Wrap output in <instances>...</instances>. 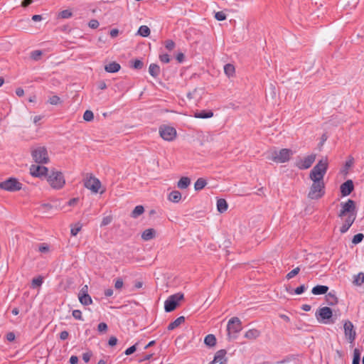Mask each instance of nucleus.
I'll list each match as a JSON object with an SVG mask.
<instances>
[{"mask_svg": "<svg viewBox=\"0 0 364 364\" xmlns=\"http://www.w3.org/2000/svg\"><path fill=\"white\" fill-rule=\"evenodd\" d=\"M341 209L338 214L339 218L347 216L340 228L341 233L346 232L356 218V206L354 200L348 199L346 203H341Z\"/></svg>", "mask_w": 364, "mask_h": 364, "instance_id": "obj_1", "label": "nucleus"}, {"mask_svg": "<svg viewBox=\"0 0 364 364\" xmlns=\"http://www.w3.org/2000/svg\"><path fill=\"white\" fill-rule=\"evenodd\" d=\"M46 179L48 184L53 189L60 190L63 188L65 184L63 173L55 168L51 169L50 172H48Z\"/></svg>", "mask_w": 364, "mask_h": 364, "instance_id": "obj_2", "label": "nucleus"}, {"mask_svg": "<svg viewBox=\"0 0 364 364\" xmlns=\"http://www.w3.org/2000/svg\"><path fill=\"white\" fill-rule=\"evenodd\" d=\"M294 152L289 149H282L279 151H274L267 156V159L276 163H285L289 161Z\"/></svg>", "mask_w": 364, "mask_h": 364, "instance_id": "obj_3", "label": "nucleus"}, {"mask_svg": "<svg viewBox=\"0 0 364 364\" xmlns=\"http://www.w3.org/2000/svg\"><path fill=\"white\" fill-rule=\"evenodd\" d=\"M31 156L34 161L38 164H48L49 156L47 149L44 146H38L31 151Z\"/></svg>", "mask_w": 364, "mask_h": 364, "instance_id": "obj_4", "label": "nucleus"}, {"mask_svg": "<svg viewBox=\"0 0 364 364\" xmlns=\"http://www.w3.org/2000/svg\"><path fill=\"white\" fill-rule=\"evenodd\" d=\"M325 194L324 183L313 182L308 193V198L311 200H318Z\"/></svg>", "mask_w": 364, "mask_h": 364, "instance_id": "obj_5", "label": "nucleus"}, {"mask_svg": "<svg viewBox=\"0 0 364 364\" xmlns=\"http://www.w3.org/2000/svg\"><path fill=\"white\" fill-rule=\"evenodd\" d=\"M183 299V294L176 293L169 296L164 302L166 312L174 311L179 304V301Z\"/></svg>", "mask_w": 364, "mask_h": 364, "instance_id": "obj_6", "label": "nucleus"}, {"mask_svg": "<svg viewBox=\"0 0 364 364\" xmlns=\"http://www.w3.org/2000/svg\"><path fill=\"white\" fill-rule=\"evenodd\" d=\"M242 329V322L239 318L232 317L228 321L227 331L230 337L236 338V334Z\"/></svg>", "mask_w": 364, "mask_h": 364, "instance_id": "obj_7", "label": "nucleus"}, {"mask_svg": "<svg viewBox=\"0 0 364 364\" xmlns=\"http://www.w3.org/2000/svg\"><path fill=\"white\" fill-rule=\"evenodd\" d=\"M0 188L11 192L17 191L22 188V183L15 178H9L0 183Z\"/></svg>", "mask_w": 364, "mask_h": 364, "instance_id": "obj_8", "label": "nucleus"}, {"mask_svg": "<svg viewBox=\"0 0 364 364\" xmlns=\"http://www.w3.org/2000/svg\"><path fill=\"white\" fill-rule=\"evenodd\" d=\"M316 157L315 154H311L304 158H299L295 163V166L300 170L308 169L314 163Z\"/></svg>", "mask_w": 364, "mask_h": 364, "instance_id": "obj_9", "label": "nucleus"}, {"mask_svg": "<svg viewBox=\"0 0 364 364\" xmlns=\"http://www.w3.org/2000/svg\"><path fill=\"white\" fill-rule=\"evenodd\" d=\"M159 134L165 141H171L175 139L177 134L175 128L162 125L159 127Z\"/></svg>", "mask_w": 364, "mask_h": 364, "instance_id": "obj_10", "label": "nucleus"}, {"mask_svg": "<svg viewBox=\"0 0 364 364\" xmlns=\"http://www.w3.org/2000/svg\"><path fill=\"white\" fill-rule=\"evenodd\" d=\"M343 330L345 337L347 341L352 343L356 338V331L353 323L349 320H346L343 322Z\"/></svg>", "mask_w": 364, "mask_h": 364, "instance_id": "obj_11", "label": "nucleus"}, {"mask_svg": "<svg viewBox=\"0 0 364 364\" xmlns=\"http://www.w3.org/2000/svg\"><path fill=\"white\" fill-rule=\"evenodd\" d=\"M84 186L86 188L96 193L99 191L101 187V182L98 178L90 175L85 181Z\"/></svg>", "mask_w": 364, "mask_h": 364, "instance_id": "obj_12", "label": "nucleus"}, {"mask_svg": "<svg viewBox=\"0 0 364 364\" xmlns=\"http://www.w3.org/2000/svg\"><path fill=\"white\" fill-rule=\"evenodd\" d=\"M30 173L34 177L46 176L48 173L47 167L38 164H32L30 167Z\"/></svg>", "mask_w": 364, "mask_h": 364, "instance_id": "obj_13", "label": "nucleus"}, {"mask_svg": "<svg viewBox=\"0 0 364 364\" xmlns=\"http://www.w3.org/2000/svg\"><path fill=\"white\" fill-rule=\"evenodd\" d=\"M316 316L318 321L320 318L321 321L330 319L333 316L332 310L331 308L327 306L320 308L316 313Z\"/></svg>", "mask_w": 364, "mask_h": 364, "instance_id": "obj_14", "label": "nucleus"}, {"mask_svg": "<svg viewBox=\"0 0 364 364\" xmlns=\"http://www.w3.org/2000/svg\"><path fill=\"white\" fill-rule=\"evenodd\" d=\"M227 351L225 349L219 350L216 352L213 360L210 364L219 363L220 364H227L228 358L225 357Z\"/></svg>", "mask_w": 364, "mask_h": 364, "instance_id": "obj_15", "label": "nucleus"}, {"mask_svg": "<svg viewBox=\"0 0 364 364\" xmlns=\"http://www.w3.org/2000/svg\"><path fill=\"white\" fill-rule=\"evenodd\" d=\"M328 169V159L327 158L323 159L317 163V164L311 169L312 171L316 173H323L326 174Z\"/></svg>", "mask_w": 364, "mask_h": 364, "instance_id": "obj_16", "label": "nucleus"}, {"mask_svg": "<svg viewBox=\"0 0 364 364\" xmlns=\"http://www.w3.org/2000/svg\"><path fill=\"white\" fill-rule=\"evenodd\" d=\"M354 186L351 180H348L341 186V193L343 196H347L353 191Z\"/></svg>", "mask_w": 364, "mask_h": 364, "instance_id": "obj_17", "label": "nucleus"}, {"mask_svg": "<svg viewBox=\"0 0 364 364\" xmlns=\"http://www.w3.org/2000/svg\"><path fill=\"white\" fill-rule=\"evenodd\" d=\"M121 68L120 65L117 62H112L105 66V70L107 73H114L118 72Z\"/></svg>", "mask_w": 364, "mask_h": 364, "instance_id": "obj_18", "label": "nucleus"}, {"mask_svg": "<svg viewBox=\"0 0 364 364\" xmlns=\"http://www.w3.org/2000/svg\"><path fill=\"white\" fill-rule=\"evenodd\" d=\"M156 230L154 228L145 230L141 234V238L145 241H149L155 237Z\"/></svg>", "mask_w": 364, "mask_h": 364, "instance_id": "obj_19", "label": "nucleus"}, {"mask_svg": "<svg viewBox=\"0 0 364 364\" xmlns=\"http://www.w3.org/2000/svg\"><path fill=\"white\" fill-rule=\"evenodd\" d=\"M325 174L323 173H316L315 171H311L309 173V178L313 182L324 183L323 177Z\"/></svg>", "mask_w": 364, "mask_h": 364, "instance_id": "obj_20", "label": "nucleus"}, {"mask_svg": "<svg viewBox=\"0 0 364 364\" xmlns=\"http://www.w3.org/2000/svg\"><path fill=\"white\" fill-rule=\"evenodd\" d=\"M328 287L324 285H317L313 287L311 292L314 295H321L327 293Z\"/></svg>", "mask_w": 364, "mask_h": 364, "instance_id": "obj_21", "label": "nucleus"}, {"mask_svg": "<svg viewBox=\"0 0 364 364\" xmlns=\"http://www.w3.org/2000/svg\"><path fill=\"white\" fill-rule=\"evenodd\" d=\"M185 322V317L181 316L170 323L167 327L168 331H172Z\"/></svg>", "mask_w": 364, "mask_h": 364, "instance_id": "obj_22", "label": "nucleus"}, {"mask_svg": "<svg viewBox=\"0 0 364 364\" xmlns=\"http://www.w3.org/2000/svg\"><path fill=\"white\" fill-rule=\"evenodd\" d=\"M213 116V112L211 110H201L200 112H196L194 117L196 118L208 119Z\"/></svg>", "mask_w": 364, "mask_h": 364, "instance_id": "obj_23", "label": "nucleus"}, {"mask_svg": "<svg viewBox=\"0 0 364 364\" xmlns=\"http://www.w3.org/2000/svg\"><path fill=\"white\" fill-rule=\"evenodd\" d=\"M191 184V179L188 177L183 176L177 183V186L180 189H186Z\"/></svg>", "mask_w": 364, "mask_h": 364, "instance_id": "obj_24", "label": "nucleus"}, {"mask_svg": "<svg viewBox=\"0 0 364 364\" xmlns=\"http://www.w3.org/2000/svg\"><path fill=\"white\" fill-rule=\"evenodd\" d=\"M160 67L155 63H151L149 68V73L153 77H157L160 74Z\"/></svg>", "mask_w": 364, "mask_h": 364, "instance_id": "obj_25", "label": "nucleus"}, {"mask_svg": "<svg viewBox=\"0 0 364 364\" xmlns=\"http://www.w3.org/2000/svg\"><path fill=\"white\" fill-rule=\"evenodd\" d=\"M227 201L223 198H220L217 200V209L218 212L223 213L228 210Z\"/></svg>", "mask_w": 364, "mask_h": 364, "instance_id": "obj_26", "label": "nucleus"}, {"mask_svg": "<svg viewBox=\"0 0 364 364\" xmlns=\"http://www.w3.org/2000/svg\"><path fill=\"white\" fill-rule=\"evenodd\" d=\"M168 198L173 203H178L181 199V193L178 191H173L169 193Z\"/></svg>", "mask_w": 364, "mask_h": 364, "instance_id": "obj_27", "label": "nucleus"}, {"mask_svg": "<svg viewBox=\"0 0 364 364\" xmlns=\"http://www.w3.org/2000/svg\"><path fill=\"white\" fill-rule=\"evenodd\" d=\"M78 299L80 302L85 306L90 305L92 303V299L88 294H82V295H78Z\"/></svg>", "mask_w": 364, "mask_h": 364, "instance_id": "obj_28", "label": "nucleus"}, {"mask_svg": "<svg viewBox=\"0 0 364 364\" xmlns=\"http://www.w3.org/2000/svg\"><path fill=\"white\" fill-rule=\"evenodd\" d=\"M259 331L257 329H250L248 330L245 334V337L247 339H250V340H254V339H256L257 337L259 336Z\"/></svg>", "mask_w": 364, "mask_h": 364, "instance_id": "obj_29", "label": "nucleus"}, {"mask_svg": "<svg viewBox=\"0 0 364 364\" xmlns=\"http://www.w3.org/2000/svg\"><path fill=\"white\" fill-rule=\"evenodd\" d=\"M204 343L208 347H213L216 344V338L213 334H208L205 337Z\"/></svg>", "mask_w": 364, "mask_h": 364, "instance_id": "obj_30", "label": "nucleus"}, {"mask_svg": "<svg viewBox=\"0 0 364 364\" xmlns=\"http://www.w3.org/2000/svg\"><path fill=\"white\" fill-rule=\"evenodd\" d=\"M224 72L228 77H233L235 73V68L232 64L228 63L224 66Z\"/></svg>", "mask_w": 364, "mask_h": 364, "instance_id": "obj_31", "label": "nucleus"}, {"mask_svg": "<svg viewBox=\"0 0 364 364\" xmlns=\"http://www.w3.org/2000/svg\"><path fill=\"white\" fill-rule=\"evenodd\" d=\"M326 301L328 305L333 306L338 302V298L333 292H329L326 295Z\"/></svg>", "mask_w": 364, "mask_h": 364, "instance_id": "obj_32", "label": "nucleus"}, {"mask_svg": "<svg viewBox=\"0 0 364 364\" xmlns=\"http://www.w3.org/2000/svg\"><path fill=\"white\" fill-rule=\"evenodd\" d=\"M144 212V208L142 205H136L131 213V217L136 218Z\"/></svg>", "mask_w": 364, "mask_h": 364, "instance_id": "obj_33", "label": "nucleus"}, {"mask_svg": "<svg viewBox=\"0 0 364 364\" xmlns=\"http://www.w3.org/2000/svg\"><path fill=\"white\" fill-rule=\"evenodd\" d=\"M207 185V181L203 178H199L194 184V188L196 191L202 190Z\"/></svg>", "mask_w": 364, "mask_h": 364, "instance_id": "obj_34", "label": "nucleus"}, {"mask_svg": "<svg viewBox=\"0 0 364 364\" xmlns=\"http://www.w3.org/2000/svg\"><path fill=\"white\" fill-rule=\"evenodd\" d=\"M353 284L356 286H360L364 283V273L360 272L353 277Z\"/></svg>", "mask_w": 364, "mask_h": 364, "instance_id": "obj_35", "label": "nucleus"}, {"mask_svg": "<svg viewBox=\"0 0 364 364\" xmlns=\"http://www.w3.org/2000/svg\"><path fill=\"white\" fill-rule=\"evenodd\" d=\"M138 34L142 37H147L150 35V29L146 26H141L138 30Z\"/></svg>", "mask_w": 364, "mask_h": 364, "instance_id": "obj_36", "label": "nucleus"}, {"mask_svg": "<svg viewBox=\"0 0 364 364\" xmlns=\"http://www.w3.org/2000/svg\"><path fill=\"white\" fill-rule=\"evenodd\" d=\"M43 282V277L39 276L38 277L33 278L31 282V288H37L40 287Z\"/></svg>", "mask_w": 364, "mask_h": 364, "instance_id": "obj_37", "label": "nucleus"}, {"mask_svg": "<svg viewBox=\"0 0 364 364\" xmlns=\"http://www.w3.org/2000/svg\"><path fill=\"white\" fill-rule=\"evenodd\" d=\"M144 67V63L139 59L132 61V68L136 70H141Z\"/></svg>", "mask_w": 364, "mask_h": 364, "instance_id": "obj_38", "label": "nucleus"}, {"mask_svg": "<svg viewBox=\"0 0 364 364\" xmlns=\"http://www.w3.org/2000/svg\"><path fill=\"white\" fill-rule=\"evenodd\" d=\"M48 102L53 105H57L62 102L60 98L57 95H53L48 99Z\"/></svg>", "mask_w": 364, "mask_h": 364, "instance_id": "obj_39", "label": "nucleus"}, {"mask_svg": "<svg viewBox=\"0 0 364 364\" xmlns=\"http://www.w3.org/2000/svg\"><path fill=\"white\" fill-rule=\"evenodd\" d=\"M73 16V13L69 9H65L60 11L58 14V17L62 18H69Z\"/></svg>", "mask_w": 364, "mask_h": 364, "instance_id": "obj_40", "label": "nucleus"}, {"mask_svg": "<svg viewBox=\"0 0 364 364\" xmlns=\"http://www.w3.org/2000/svg\"><path fill=\"white\" fill-rule=\"evenodd\" d=\"M94 114L90 110H86L83 114V119L86 122H90L93 119Z\"/></svg>", "mask_w": 364, "mask_h": 364, "instance_id": "obj_41", "label": "nucleus"}, {"mask_svg": "<svg viewBox=\"0 0 364 364\" xmlns=\"http://www.w3.org/2000/svg\"><path fill=\"white\" fill-rule=\"evenodd\" d=\"M364 238V235L362 233L356 234L353 236L352 242L355 245L360 243Z\"/></svg>", "mask_w": 364, "mask_h": 364, "instance_id": "obj_42", "label": "nucleus"}, {"mask_svg": "<svg viewBox=\"0 0 364 364\" xmlns=\"http://www.w3.org/2000/svg\"><path fill=\"white\" fill-rule=\"evenodd\" d=\"M299 271H300L299 267H297L295 269H292L291 272H289L287 274V276H286L287 279H290L293 278L294 277H295L296 274H299Z\"/></svg>", "mask_w": 364, "mask_h": 364, "instance_id": "obj_43", "label": "nucleus"}, {"mask_svg": "<svg viewBox=\"0 0 364 364\" xmlns=\"http://www.w3.org/2000/svg\"><path fill=\"white\" fill-rule=\"evenodd\" d=\"M42 55V52L39 50H33L31 53V58L34 60H38L40 59Z\"/></svg>", "mask_w": 364, "mask_h": 364, "instance_id": "obj_44", "label": "nucleus"}, {"mask_svg": "<svg viewBox=\"0 0 364 364\" xmlns=\"http://www.w3.org/2000/svg\"><path fill=\"white\" fill-rule=\"evenodd\" d=\"M82 228V225L80 224L75 225L74 227H72L70 232L73 236H76L77 233L80 231Z\"/></svg>", "mask_w": 364, "mask_h": 364, "instance_id": "obj_45", "label": "nucleus"}, {"mask_svg": "<svg viewBox=\"0 0 364 364\" xmlns=\"http://www.w3.org/2000/svg\"><path fill=\"white\" fill-rule=\"evenodd\" d=\"M164 45L168 50H172L175 48V43L172 40L166 41Z\"/></svg>", "mask_w": 364, "mask_h": 364, "instance_id": "obj_46", "label": "nucleus"}, {"mask_svg": "<svg viewBox=\"0 0 364 364\" xmlns=\"http://www.w3.org/2000/svg\"><path fill=\"white\" fill-rule=\"evenodd\" d=\"M107 328V325L104 322L100 323L97 326V330L100 333H105Z\"/></svg>", "mask_w": 364, "mask_h": 364, "instance_id": "obj_47", "label": "nucleus"}, {"mask_svg": "<svg viewBox=\"0 0 364 364\" xmlns=\"http://www.w3.org/2000/svg\"><path fill=\"white\" fill-rule=\"evenodd\" d=\"M215 18L218 21H224L226 19V15L223 11H218L215 13Z\"/></svg>", "mask_w": 364, "mask_h": 364, "instance_id": "obj_48", "label": "nucleus"}, {"mask_svg": "<svg viewBox=\"0 0 364 364\" xmlns=\"http://www.w3.org/2000/svg\"><path fill=\"white\" fill-rule=\"evenodd\" d=\"M73 314V316L75 319H77V320H80V321H82V320H83L82 316V312H81V311L77 310V309H76V310H73V314Z\"/></svg>", "mask_w": 364, "mask_h": 364, "instance_id": "obj_49", "label": "nucleus"}, {"mask_svg": "<svg viewBox=\"0 0 364 364\" xmlns=\"http://www.w3.org/2000/svg\"><path fill=\"white\" fill-rule=\"evenodd\" d=\"M137 345H138V343H136L134 345L132 346L131 347L128 348L124 352L125 355H129L134 353L136 350Z\"/></svg>", "mask_w": 364, "mask_h": 364, "instance_id": "obj_50", "label": "nucleus"}, {"mask_svg": "<svg viewBox=\"0 0 364 364\" xmlns=\"http://www.w3.org/2000/svg\"><path fill=\"white\" fill-rule=\"evenodd\" d=\"M360 362V353L358 348H355L353 350V361Z\"/></svg>", "mask_w": 364, "mask_h": 364, "instance_id": "obj_51", "label": "nucleus"}, {"mask_svg": "<svg viewBox=\"0 0 364 364\" xmlns=\"http://www.w3.org/2000/svg\"><path fill=\"white\" fill-rule=\"evenodd\" d=\"M112 220V216H106L102 218L101 226H106L109 225Z\"/></svg>", "mask_w": 364, "mask_h": 364, "instance_id": "obj_52", "label": "nucleus"}, {"mask_svg": "<svg viewBox=\"0 0 364 364\" xmlns=\"http://www.w3.org/2000/svg\"><path fill=\"white\" fill-rule=\"evenodd\" d=\"M99 25H100L99 22L96 19L90 20L88 23L89 27L91 28H93V29L98 28Z\"/></svg>", "mask_w": 364, "mask_h": 364, "instance_id": "obj_53", "label": "nucleus"}, {"mask_svg": "<svg viewBox=\"0 0 364 364\" xmlns=\"http://www.w3.org/2000/svg\"><path fill=\"white\" fill-rule=\"evenodd\" d=\"M159 59L162 63H168L170 62V57L168 54L160 55Z\"/></svg>", "mask_w": 364, "mask_h": 364, "instance_id": "obj_54", "label": "nucleus"}, {"mask_svg": "<svg viewBox=\"0 0 364 364\" xmlns=\"http://www.w3.org/2000/svg\"><path fill=\"white\" fill-rule=\"evenodd\" d=\"M306 287L304 284H302L298 287H296L295 289H294V292L295 294H302L303 292H304V291L306 290Z\"/></svg>", "mask_w": 364, "mask_h": 364, "instance_id": "obj_55", "label": "nucleus"}, {"mask_svg": "<svg viewBox=\"0 0 364 364\" xmlns=\"http://www.w3.org/2000/svg\"><path fill=\"white\" fill-rule=\"evenodd\" d=\"M123 287V280L121 278L117 279L114 284V287L117 289H120Z\"/></svg>", "mask_w": 364, "mask_h": 364, "instance_id": "obj_56", "label": "nucleus"}, {"mask_svg": "<svg viewBox=\"0 0 364 364\" xmlns=\"http://www.w3.org/2000/svg\"><path fill=\"white\" fill-rule=\"evenodd\" d=\"M38 250L41 252L46 253V252H48L49 251V247L46 244H41L39 246Z\"/></svg>", "mask_w": 364, "mask_h": 364, "instance_id": "obj_57", "label": "nucleus"}, {"mask_svg": "<svg viewBox=\"0 0 364 364\" xmlns=\"http://www.w3.org/2000/svg\"><path fill=\"white\" fill-rule=\"evenodd\" d=\"M92 356V353L90 352L85 353L82 354V359L85 363H88L90 360V358Z\"/></svg>", "mask_w": 364, "mask_h": 364, "instance_id": "obj_58", "label": "nucleus"}, {"mask_svg": "<svg viewBox=\"0 0 364 364\" xmlns=\"http://www.w3.org/2000/svg\"><path fill=\"white\" fill-rule=\"evenodd\" d=\"M117 343V338L115 336H111L108 341V344L110 346H114Z\"/></svg>", "mask_w": 364, "mask_h": 364, "instance_id": "obj_59", "label": "nucleus"}, {"mask_svg": "<svg viewBox=\"0 0 364 364\" xmlns=\"http://www.w3.org/2000/svg\"><path fill=\"white\" fill-rule=\"evenodd\" d=\"M353 162H354V159L353 157H350L348 160H347L346 161V164H345V166L346 168H350L353 164Z\"/></svg>", "mask_w": 364, "mask_h": 364, "instance_id": "obj_60", "label": "nucleus"}, {"mask_svg": "<svg viewBox=\"0 0 364 364\" xmlns=\"http://www.w3.org/2000/svg\"><path fill=\"white\" fill-rule=\"evenodd\" d=\"M69 333L67 331H63L60 333V338L61 340H65L68 338Z\"/></svg>", "mask_w": 364, "mask_h": 364, "instance_id": "obj_61", "label": "nucleus"}, {"mask_svg": "<svg viewBox=\"0 0 364 364\" xmlns=\"http://www.w3.org/2000/svg\"><path fill=\"white\" fill-rule=\"evenodd\" d=\"M6 339L9 341H13L15 339V334L13 332H9L6 334Z\"/></svg>", "mask_w": 364, "mask_h": 364, "instance_id": "obj_62", "label": "nucleus"}, {"mask_svg": "<svg viewBox=\"0 0 364 364\" xmlns=\"http://www.w3.org/2000/svg\"><path fill=\"white\" fill-rule=\"evenodd\" d=\"M78 363V358L76 355H72L70 358V364H77Z\"/></svg>", "mask_w": 364, "mask_h": 364, "instance_id": "obj_63", "label": "nucleus"}, {"mask_svg": "<svg viewBox=\"0 0 364 364\" xmlns=\"http://www.w3.org/2000/svg\"><path fill=\"white\" fill-rule=\"evenodd\" d=\"M16 94L18 97H22L24 95V90L21 87H18L16 90Z\"/></svg>", "mask_w": 364, "mask_h": 364, "instance_id": "obj_64", "label": "nucleus"}]
</instances>
